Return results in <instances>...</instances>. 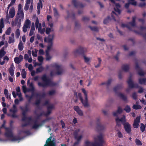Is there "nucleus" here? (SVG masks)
<instances>
[{
	"mask_svg": "<svg viewBox=\"0 0 146 146\" xmlns=\"http://www.w3.org/2000/svg\"><path fill=\"white\" fill-rule=\"evenodd\" d=\"M14 42V37H9V40L8 41V42L9 43L11 44L13 43Z\"/></svg>",
	"mask_w": 146,
	"mask_h": 146,
	"instance_id": "52",
	"label": "nucleus"
},
{
	"mask_svg": "<svg viewBox=\"0 0 146 146\" xmlns=\"http://www.w3.org/2000/svg\"><path fill=\"white\" fill-rule=\"evenodd\" d=\"M82 92L84 93L85 96V100H84L81 93H79L78 96L80 100L84 107H88L89 106V104L88 102L87 93L86 92L84 88L82 89Z\"/></svg>",
	"mask_w": 146,
	"mask_h": 146,
	"instance_id": "4",
	"label": "nucleus"
},
{
	"mask_svg": "<svg viewBox=\"0 0 146 146\" xmlns=\"http://www.w3.org/2000/svg\"><path fill=\"white\" fill-rule=\"evenodd\" d=\"M21 13V14H24L23 11L21 9V5L19 4L18 6V10L17 14H20Z\"/></svg>",
	"mask_w": 146,
	"mask_h": 146,
	"instance_id": "38",
	"label": "nucleus"
},
{
	"mask_svg": "<svg viewBox=\"0 0 146 146\" xmlns=\"http://www.w3.org/2000/svg\"><path fill=\"white\" fill-rule=\"evenodd\" d=\"M50 37H45L44 38V41L45 42H47L48 44H52V40L54 37H52V38H50Z\"/></svg>",
	"mask_w": 146,
	"mask_h": 146,
	"instance_id": "26",
	"label": "nucleus"
},
{
	"mask_svg": "<svg viewBox=\"0 0 146 146\" xmlns=\"http://www.w3.org/2000/svg\"><path fill=\"white\" fill-rule=\"evenodd\" d=\"M80 131V129H78L76 130L74 132L73 135L74 138L77 140V141L74 143L73 146H76V145L78 144L82 137V135H80L79 136H78V133Z\"/></svg>",
	"mask_w": 146,
	"mask_h": 146,
	"instance_id": "9",
	"label": "nucleus"
},
{
	"mask_svg": "<svg viewBox=\"0 0 146 146\" xmlns=\"http://www.w3.org/2000/svg\"><path fill=\"white\" fill-rule=\"evenodd\" d=\"M21 74L22 78H26V73L25 69H23L22 70Z\"/></svg>",
	"mask_w": 146,
	"mask_h": 146,
	"instance_id": "46",
	"label": "nucleus"
},
{
	"mask_svg": "<svg viewBox=\"0 0 146 146\" xmlns=\"http://www.w3.org/2000/svg\"><path fill=\"white\" fill-rule=\"evenodd\" d=\"M72 3L76 7L82 8L85 6V5L83 4L77 0H72Z\"/></svg>",
	"mask_w": 146,
	"mask_h": 146,
	"instance_id": "16",
	"label": "nucleus"
},
{
	"mask_svg": "<svg viewBox=\"0 0 146 146\" xmlns=\"http://www.w3.org/2000/svg\"><path fill=\"white\" fill-rule=\"evenodd\" d=\"M15 35L17 36H19L20 35V31L19 29H17L15 32Z\"/></svg>",
	"mask_w": 146,
	"mask_h": 146,
	"instance_id": "59",
	"label": "nucleus"
},
{
	"mask_svg": "<svg viewBox=\"0 0 146 146\" xmlns=\"http://www.w3.org/2000/svg\"><path fill=\"white\" fill-rule=\"evenodd\" d=\"M18 47L19 50L20 51H21L23 50L24 46L23 43L21 40L20 41L18 44Z\"/></svg>",
	"mask_w": 146,
	"mask_h": 146,
	"instance_id": "35",
	"label": "nucleus"
},
{
	"mask_svg": "<svg viewBox=\"0 0 146 146\" xmlns=\"http://www.w3.org/2000/svg\"><path fill=\"white\" fill-rule=\"evenodd\" d=\"M118 96L123 101H126L127 100V96L121 93H119L118 94Z\"/></svg>",
	"mask_w": 146,
	"mask_h": 146,
	"instance_id": "31",
	"label": "nucleus"
},
{
	"mask_svg": "<svg viewBox=\"0 0 146 146\" xmlns=\"http://www.w3.org/2000/svg\"><path fill=\"white\" fill-rule=\"evenodd\" d=\"M52 44H48V46L47 47V49L46 51V52L47 51L48 52H49V51L50 50V49L51 48L52 46Z\"/></svg>",
	"mask_w": 146,
	"mask_h": 146,
	"instance_id": "61",
	"label": "nucleus"
},
{
	"mask_svg": "<svg viewBox=\"0 0 146 146\" xmlns=\"http://www.w3.org/2000/svg\"><path fill=\"white\" fill-rule=\"evenodd\" d=\"M22 115L23 116V117L22 118V121H25L27 120V117L26 116L27 113H25V115H24L23 113V112H22Z\"/></svg>",
	"mask_w": 146,
	"mask_h": 146,
	"instance_id": "51",
	"label": "nucleus"
},
{
	"mask_svg": "<svg viewBox=\"0 0 146 146\" xmlns=\"http://www.w3.org/2000/svg\"><path fill=\"white\" fill-rule=\"evenodd\" d=\"M35 96L36 98H40L41 99V98H44L45 97L46 94L44 92H43L41 94L38 93H36L35 94Z\"/></svg>",
	"mask_w": 146,
	"mask_h": 146,
	"instance_id": "22",
	"label": "nucleus"
},
{
	"mask_svg": "<svg viewBox=\"0 0 146 146\" xmlns=\"http://www.w3.org/2000/svg\"><path fill=\"white\" fill-rule=\"evenodd\" d=\"M140 120V116L137 117L134 120L133 124V127L134 128H137L139 125Z\"/></svg>",
	"mask_w": 146,
	"mask_h": 146,
	"instance_id": "18",
	"label": "nucleus"
},
{
	"mask_svg": "<svg viewBox=\"0 0 146 146\" xmlns=\"http://www.w3.org/2000/svg\"><path fill=\"white\" fill-rule=\"evenodd\" d=\"M6 130V132L5 133V135L7 137H13V133L12 132L11 129L10 128L5 127Z\"/></svg>",
	"mask_w": 146,
	"mask_h": 146,
	"instance_id": "21",
	"label": "nucleus"
},
{
	"mask_svg": "<svg viewBox=\"0 0 146 146\" xmlns=\"http://www.w3.org/2000/svg\"><path fill=\"white\" fill-rule=\"evenodd\" d=\"M11 27H9L8 28V29L6 31L5 33L7 35H9L11 33Z\"/></svg>",
	"mask_w": 146,
	"mask_h": 146,
	"instance_id": "63",
	"label": "nucleus"
},
{
	"mask_svg": "<svg viewBox=\"0 0 146 146\" xmlns=\"http://www.w3.org/2000/svg\"><path fill=\"white\" fill-rule=\"evenodd\" d=\"M15 62L16 64H19L21 62L20 60H19L18 57H16L14 59Z\"/></svg>",
	"mask_w": 146,
	"mask_h": 146,
	"instance_id": "54",
	"label": "nucleus"
},
{
	"mask_svg": "<svg viewBox=\"0 0 146 146\" xmlns=\"http://www.w3.org/2000/svg\"><path fill=\"white\" fill-rule=\"evenodd\" d=\"M130 4H131L134 6H135L137 5V2L136 1L132 2L128 1V3H126L125 4V7L127 9H128Z\"/></svg>",
	"mask_w": 146,
	"mask_h": 146,
	"instance_id": "28",
	"label": "nucleus"
},
{
	"mask_svg": "<svg viewBox=\"0 0 146 146\" xmlns=\"http://www.w3.org/2000/svg\"><path fill=\"white\" fill-rule=\"evenodd\" d=\"M112 81V79H109L108 81L106 82H103L101 83V85H106L107 86H108L110 85L111 84V81Z\"/></svg>",
	"mask_w": 146,
	"mask_h": 146,
	"instance_id": "37",
	"label": "nucleus"
},
{
	"mask_svg": "<svg viewBox=\"0 0 146 146\" xmlns=\"http://www.w3.org/2000/svg\"><path fill=\"white\" fill-rule=\"evenodd\" d=\"M44 70V68L42 66H41L36 69V72L37 73L41 72L43 71Z\"/></svg>",
	"mask_w": 146,
	"mask_h": 146,
	"instance_id": "45",
	"label": "nucleus"
},
{
	"mask_svg": "<svg viewBox=\"0 0 146 146\" xmlns=\"http://www.w3.org/2000/svg\"><path fill=\"white\" fill-rule=\"evenodd\" d=\"M35 27L36 29L38 28V31L41 34H43L45 31V29L43 28L41 29L42 25L40 23H39V20L37 17H36V22L35 23Z\"/></svg>",
	"mask_w": 146,
	"mask_h": 146,
	"instance_id": "10",
	"label": "nucleus"
},
{
	"mask_svg": "<svg viewBox=\"0 0 146 146\" xmlns=\"http://www.w3.org/2000/svg\"><path fill=\"white\" fill-rule=\"evenodd\" d=\"M14 68V65L13 64L11 65L10 67L8 69V71L12 76H13L14 75V72L13 69Z\"/></svg>",
	"mask_w": 146,
	"mask_h": 146,
	"instance_id": "24",
	"label": "nucleus"
},
{
	"mask_svg": "<svg viewBox=\"0 0 146 146\" xmlns=\"http://www.w3.org/2000/svg\"><path fill=\"white\" fill-rule=\"evenodd\" d=\"M145 125L143 123H141V126L140 127V129L142 132H143L145 130Z\"/></svg>",
	"mask_w": 146,
	"mask_h": 146,
	"instance_id": "49",
	"label": "nucleus"
},
{
	"mask_svg": "<svg viewBox=\"0 0 146 146\" xmlns=\"http://www.w3.org/2000/svg\"><path fill=\"white\" fill-rule=\"evenodd\" d=\"M89 27L92 31H98V28L97 27H92L90 26Z\"/></svg>",
	"mask_w": 146,
	"mask_h": 146,
	"instance_id": "50",
	"label": "nucleus"
},
{
	"mask_svg": "<svg viewBox=\"0 0 146 146\" xmlns=\"http://www.w3.org/2000/svg\"><path fill=\"white\" fill-rule=\"evenodd\" d=\"M135 143L137 145H141L142 143L141 141L138 139H135Z\"/></svg>",
	"mask_w": 146,
	"mask_h": 146,
	"instance_id": "58",
	"label": "nucleus"
},
{
	"mask_svg": "<svg viewBox=\"0 0 146 146\" xmlns=\"http://www.w3.org/2000/svg\"><path fill=\"white\" fill-rule=\"evenodd\" d=\"M132 97L134 100H136L137 98V96L136 92H134L132 94Z\"/></svg>",
	"mask_w": 146,
	"mask_h": 146,
	"instance_id": "56",
	"label": "nucleus"
},
{
	"mask_svg": "<svg viewBox=\"0 0 146 146\" xmlns=\"http://www.w3.org/2000/svg\"><path fill=\"white\" fill-rule=\"evenodd\" d=\"M7 47V46L3 47L0 50V58H2L6 54V52L5 51V48Z\"/></svg>",
	"mask_w": 146,
	"mask_h": 146,
	"instance_id": "29",
	"label": "nucleus"
},
{
	"mask_svg": "<svg viewBox=\"0 0 146 146\" xmlns=\"http://www.w3.org/2000/svg\"><path fill=\"white\" fill-rule=\"evenodd\" d=\"M31 22L30 20L27 19L25 22L23 28V31L25 33L27 31V29H29L31 27Z\"/></svg>",
	"mask_w": 146,
	"mask_h": 146,
	"instance_id": "12",
	"label": "nucleus"
},
{
	"mask_svg": "<svg viewBox=\"0 0 146 146\" xmlns=\"http://www.w3.org/2000/svg\"><path fill=\"white\" fill-rule=\"evenodd\" d=\"M9 14V18H13L14 17L15 15V11L14 7H12L10 9Z\"/></svg>",
	"mask_w": 146,
	"mask_h": 146,
	"instance_id": "25",
	"label": "nucleus"
},
{
	"mask_svg": "<svg viewBox=\"0 0 146 146\" xmlns=\"http://www.w3.org/2000/svg\"><path fill=\"white\" fill-rule=\"evenodd\" d=\"M124 129L127 133L130 134L131 131V126L128 123H124L123 125Z\"/></svg>",
	"mask_w": 146,
	"mask_h": 146,
	"instance_id": "17",
	"label": "nucleus"
},
{
	"mask_svg": "<svg viewBox=\"0 0 146 146\" xmlns=\"http://www.w3.org/2000/svg\"><path fill=\"white\" fill-rule=\"evenodd\" d=\"M29 104H26L24 108L22 106L20 107V108L21 110L22 111V112H23V114L25 115V113L29 111L30 110V109L29 108Z\"/></svg>",
	"mask_w": 146,
	"mask_h": 146,
	"instance_id": "19",
	"label": "nucleus"
},
{
	"mask_svg": "<svg viewBox=\"0 0 146 146\" xmlns=\"http://www.w3.org/2000/svg\"><path fill=\"white\" fill-rule=\"evenodd\" d=\"M40 125L38 124V123H34L32 128L33 129H36L38 128Z\"/></svg>",
	"mask_w": 146,
	"mask_h": 146,
	"instance_id": "53",
	"label": "nucleus"
},
{
	"mask_svg": "<svg viewBox=\"0 0 146 146\" xmlns=\"http://www.w3.org/2000/svg\"><path fill=\"white\" fill-rule=\"evenodd\" d=\"M18 111L16 106L15 105H13V108L9 110V111L10 112L13 113V114L11 115V117L13 118H17L18 116L16 114V113Z\"/></svg>",
	"mask_w": 146,
	"mask_h": 146,
	"instance_id": "13",
	"label": "nucleus"
},
{
	"mask_svg": "<svg viewBox=\"0 0 146 146\" xmlns=\"http://www.w3.org/2000/svg\"><path fill=\"white\" fill-rule=\"evenodd\" d=\"M90 18L89 17L83 16L82 18V20L84 21H87L90 20Z\"/></svg>",
	"mask_w": 146,
	"mask_h": 146,
	"instance_id": "48",
	"label": "nucleus"
},
{
	"mask_svg": "<svg viewBox=\"0 0 146 146\" xmlns=\"http://www.w3.org/2000/svg\"><path fill=\"white\" fill-rule=\"evenodd\" d=\"M142 107L139 105L134 104L133 106V108L135 110L140 109Z\"/></svg>",
	"mask_w": 146,
	"mask_h": 146,
	"instance_id": "39",
	"label": "nucleus"
},
{
	"mask_svg": "<svg viewBox=\"0 0 146 146\" xmlns=\"http://www.w3.org/2000/svg\"><path fill=\"white\" fill-rule=\"evenodd\" d=\"M87 49L86 48L80 46L79 48L77 49L74 52V54L76 55L77 54L82 55L84 58V61L85 62L88 63L90 60V58L86 57L84 55L85 52H86Z\"/></svg>",
	"mask_w": 146,
	"mask_h": 146,
	"instance_id": "2",
	"label": "nucleus"
},
{
	"mask_svg": "<svg viewBox=\"0 0 146 146\" xmlns=\"http://www.w3.org/2000/svg\"><path fill=\"white\" fill-rule=\"evenodd\" d=\"M46 60H49L52 58V57L49 54V52L47 51L46 52Z\"/></svg>",
	"mask_w": 146,
	"mask_h": 146,
	"instance_id": "43",
	"label": "nucleus"
},
{
	"mask_svg": "<svg viewBox=\"0 0 146 146\" xmlns=\"http://www.w3.org/2000/svg\"><path fill=\"white\" fill-rule=\"evenodd\" d=\"M12 137V140L13 141H17L21 139V138L19 137H18L13 136V137Z\"/></svg>",
	"mask_w": 146,
	"mask_h": 146,
	"instance_id": "55",
	"label": "nucleus"
},
{
	"mask_svg": "<svg viewBox=\"0 0 146 146\" xmlns=\"http://www.w3.org/2000/svg\"><path fill=\"white\" fill-rule=\"evenodd\" d=\"M54 108V106L52 104L48 106L47 107V112H45L44 111H42L39 114L37 115V118H38L43 115L46 117L48 116L51 113L52 110Z\"/></svg>",
	"mask_w": 146,
	"mask_h": 146,
	"instance_id": "7",
	"label": "nucleus"
},
{
	"mask_svg": "<svg viewBox=\"0 0 146 146\" xmlns=\"http://www.w3.org/2000/svg\"><path fill=\"white\" fill-rule=\"evenodd\" d=\"M24 14H21V13L20 14H17L15 20V25H17L19 27H20L21 24V22L24 19Z\"/></svg>",
	"mask_w": 146,
	"mask_h": 146,
	"instance_id": "5",
	"label": "nucleus"
},
{
	"mask_svg": "<svg viewBox=\"0 0 146 146\" xmlns=\"http://www.w3.org/2000/svg\"><path fill=\"white\" fill-rule=\"evenodd\" d=\"M75 26L76 29H79L80 28V24L79 22L76 21L75 22Z\"/></svg>",
	"mask_w": 146,
	"mask_h": 146,
	"instance_id": "36",
	"label": "nucleus"
},
{
	"mask_svg": "<svg viewBox=\"0 0 146 146\" xmlns=\"http://www.w3.org/2000/svg\"><path fill=\"white\" fill-rule=\"evenodd\" d=\"M74 109L75 111H76L77 113L80 116H82L83 115V113L82 111L80 109L78 106H74Z\"/></svg>",
	"mask_w": 146,
	"mask_h": 146,
	"instance_id": "23",
	"label": "nucleus"
},
{
	"mask_svg": "<svg viewBox=\"0 0 146 146\" xmlns=\"http://www.w3.org/2000/svg\"><path fill=\"white\" fill-rule=\"evenodd\" d=\"M100 122V118H97V125L96 128L98 132L103 130L105 129V126L102 125Z\"/></svg>",
	"mask_w": 146,
	"mask_h": 146,
	"instance_id": "14",
	"label": "nucleus"
},
{
	"mask_svg": "<svg viewBox=\"0 0 146 146\" xmlns=\"http://www.w3.org/2000/svg\"><path fill=\"white\" fill-rule=\"evenodd\" d=\"M21 133H25L28 135H29L30 134V132L29 130H23L21 131Z\"/></svg>",
	"mask_w": 146,
	"mask_h": 146,
	"instance_id": "60",
	"label": "nucleus"
},
{
	"mask_svg": "<svg viewBox=\"0 0 146 146\" xmlns=\"http://www.w3.org/2000/svg\"><path fill=\"white\" fill-rule=\"evenodd\" d=\"M38 59L40 62H42L43 61V58L42 56H38Z\"/></svg>",
	"mask_w": 146,
	"mask_h": 146,
	"instance_id": "62",
	"label": "nucleus"
},
{
	"mask_svg": "<svg viewBox=\"0 0 146 146\" xmlns=\"http://www.w3.org/2000/svg\"><path fill=\"white\" fill-rule=\"evenodd\" d=\"M41 79L44 82H38V84L39 87H44L47 86H54V83L50 79L48 78L45 75H44L42 76Z\"/></svg>",
	"mask_w": 146,
	"mask_h": 146,
	"instance_id": "3",
	"label": "nucleus"
},
{
	"mask_svg": "<svg viewBox=\"0 0 146 146\" xmlns=\"http://www.w3.org/2000/svg\"><path fill=\"white\" fill-rule=\"evenodd\" d=\"M138 74L140 76H143L145 75V73L141 69L137 70Z\"/></svg>",
	"mask_w": 146,
	"mask_h": 146,
	"instance_id": "44",
	"label": "nucleus"
},
{
	"mask_svg": "<svg viewBox=\"0 0 146 146\" xmlns=\"http://www.w3.org/2000/svg\"><path fill=\"white\" fill-rule=\"evenodd\" d=\"M123 110L125 111L127 113L129 112L131 110L130 106L128 105L126 106L125 108Z\"/></svg>",
	"mask_w": 146,
	"mask_h": 146,
	"instance_id": "41",
	"label": "nucleus"
},
{
	"mask_svg": "<svg viewBox=\"0 0 146 146\" xmlns=\"http://www.w3.org/2000/svg\"><path fill=\"white\" fill-rule=\"evenodd\" d=\"M35 30V24L33 22L32 23L31 29L29 34V36H31L33 35Z\"/></svg>",
	"mask_w": 146,
	"mask_h": 146,
	"instance_id": "27",
	"label": "nucleus"
},
{
	"mask_svg": "<svg viewBox=\"0 0 146 146\" xmlns=\"http://www.w3.org/2000/svg\"><path fill=\"white\" fill-rule=\"evenodd\" d=\"M98 141L95 142H90L88 141H86L85 142V146H103L104 143L103 137L102 135H101L98 136Z\"/></svg>",
	"mask_w": 146,
	"mask_h": 146,
	"instance_id": "1",
	"label": "nucleus"
},
{
	"mask_svg": "<svg viewBox=\"0 0 146 146\" xmlns=\"http://www.w3.org/2000/svg\"><path fill=\"white\" fill-rule=\"evenodd\" d=\"M135 68L137 70L141 69L139 66L138 62H137L135 63Z\"/></svg>",
	"mask_w": 146,
	"mask_h": 146,
	"instance_id": "64",
	"label": "nucleus"
},
{
	"mask_svg": "<svg viewBox=\"0 0 146 146\" xmlns=\"http://www.w3.org/2000/svg\"><path fill=\"white\" fill-rule=\"evenodd\" d=\"M52 137L50 136L46 141V144L44 146H55L56 145L55 143L52 140Z\"/></svg>",
	"mask_w": 146,
	"mask_h": 146,
	"instance_id": "15",
	"label": "nucleus"
},
{
	"mask_svg": "<svg viewBox=\"0 0 146 146\" xmlns=\"http://www.w3.org/2000/svg\"><path fill=\"white\" fill-rule=\"evenodd\" d=\"M117 111L118 114H120L123 112V110L120 107H119Z\"/></svg>",
	"mask_w": 146,
	"mask_h": 146,
	"instance_id": "57",
	"label": "nucleus"
},
{
	"mask_svg": "<svg viewBox=\"0 0 146 146\" xmlns=\"http://www.w3.org/2000/svg\"><path fill=\"white\" fill-rule=\"evenodd\" d=\"M115 121L117 125L118 124V123H119L120 121H121L123 123V124H124V123H126V122L125 116V115H123V117L120 119L117 117L116 118Z\"/></svg>",
	"mask_w": 146,
	"mask_h": 146,
	"instance_id": "20",
	"label": "nucleus"
},
{
	"mask_svg": "<svg viewBox=\"0 0 146 146\" xmlns=\"http://www.w3.org/2000/svg\"><path fill=\"white\" fill-rule=\"evenodd\" d=\"M30 90L33 92L35 90V87L33 83L31 82L29 86Z\"/></svg>",
	"mask_w": 146,
	"mask_h": 146,
	"instance_id": "47",
	"label": "nucleus"
},
{
	"mask_svg": "<svg viewBox=\"0 0 146 146\" xmlns=\"http://www.w3.org/2000/svg\"><path fill=\"white\" fill-rule=\"evenodd\" d=\"M123 88V84H119L117 85V86L113 88L114 92L116 93L117 92V91L121 88Z\"/></svg>",
	"mask_w": 146,
	"mask_h": 146,
	"instance_id": "30",
	"label": "nucleus"
},
{
	"mask_svg": "<svg viewBox=\"0 0 146 146\" xmlns=\"http://www.w3.org/2000/svg\"><path fill=\"white\" fill-rule=\"evenodd\" d=\"M53 11L54 16L56 17H59V14L58 13L56 9L55 8H54L53 9Z\"/></svg>",
	"mask_w": 146,
	"mask_h": 146,
	"instance_id": "40",
	"label": "nucleus"
},
{
	"mask_svg": "<svg viewBox=\"0 0 146 146\" xmlns=\"http://www.w3.org/2000/svg\"><path fill=\"white\" fill-rule=\"evenodd\" d=\"M41 102V100L40 98H38L36 100L35 103V104L37 106V108L38 109H40V107L39 106L40 102Z\"/></svg>",
	"mask_w": 146,
	"mask_h": 146,
	"instance_id": "34",
	"label": "nucleus"
},
{
	"mask_svg": "<svg viewBox=\"0 0 146 146\" xmlns=\"http://www.w3.org/2000/svg\"><path fill=\"white\" fill-rule=\"evenodd\" d=\"M136 17L134 16L132 17V21L129 22L126 25V27L129 30H131L132 27H137V26L135 23Z\"/></svg>",
	"mask_w": 146,
	"mask_h": 146,
	"instance_id": "11",
	"label": "nucleus"
},
{
	"mask_svg": "<svg viewBox=\"0 0 146 146\" xmlns=\"http://www.w3.org/2000/svg\"><path fill=\"white\" fill-rule=\"evenodd\" d=\"M111 20V18L110 16H108L107 18L104 19V23L105 24H106L108 23Z\"/></svg>",
	"mask_w": 146,
	"mask_h": 146,
	"instance_id": "42",
	"label": "nucleus"
},
{
	"mask_svg": "<svg viewBox=\"0 0 146 146\" xmlns=\"http://www.w3.org/2000/svg\"><path fill=\"white\" fill-rule=\"evenodd\" d=\"M139 83L141 84L146 85V78H139Z\"/></svg>",
	"mask_w": 146,
	"mask_h": 146,
	"instance_id": "32",
	"label": "nucleus"
},
{
	"mask_svg": "<svg viewBox=\"0 0 146 146\" xmlns=\"http://www.w3.org/2000/svg\"><path fill=\"white\" fill-rule=\"evenodd\" d=\"M50 66L52 68H55L57 70L56 74L57 75H60L62 73V71L61 68V66L57 63H54L52 64H51L50 66L48 65H46V70L48 69Z\"/></svg>",
	"mask_w": 146,
	"mask_h": 146,
	"instance_id": "8",
	"label": "nucleus"
},
{
	"mask_svg": "<svg viewBox=\"0 0 146 146\" xmlns=\"http://www.w3.org/2000/svg\"><path fill=\"white\" fill-rule=\"evenodd\" d=\"M121 69L125 72H128L129 70V66L127 64H123L122 66Z\"/></svg>",
	"mask_w": 146,
	"mask_h": 146,
	"instance_id": "33",
	"label": "nucleus"
},
{
	"mask_svg": "<svg viewBox=\"0 0 146 146\" xmlns=\"http://www.w3.org/2000/svg\"><path fill=\"white\" fill-rule=\"evenodd\" d=\"M129 88H127L126 91L127 92H129L130 91V88L132 89L133 88H139V86L137 84H134L133 80L131 79V76H130L128 80L127 81Z\"/></svg>",
	"mask_w": 146,
	"mask_h": 146,
	"instance_id": "6",
	"label": "nucleus"
}]
</instances>
